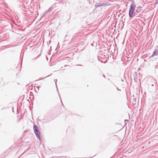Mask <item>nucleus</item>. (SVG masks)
Instances as JSON below:
<instances>
[{
  "mask_svg": "<svg viewBox=\"0 0 158 158\" xmlns=\"http://www.w3.org/2000/svg\"><path fill=\"white\" fill-rule=\"evenodd\" d=\"M109 5V2L106 1L102 2L100 1L99 3H96L95 4V6L96 8L99 7Z\"/></svg>",
  "mask_w": 158,
  "mask_h": 158,
  "instance_id": "7ed1b4c3",
  "label": "nucleus"
},
{
  "mask_svg": "<svg viewBox=\"0 0 158 158\" xmlns=\"http://www.w3.org/2000/svg\"><path fill=\"white\" fill-rule=\"evenodd\" d=\"M135 75L136 76V75L137 74V73L136 72H135Z\"/></svg>",
  "mask_w": 158,
  "mask_h": 158,
  "instance_id": "9b49d317",
  "label": "nucleus"
},
{
  "mask_svg": "<svg viewBox=\"0 0 158 158\" xmlns=\"http://www.w3.org/2000/svg\"><path fill=\"white\" fill-rule=\"evenodd\" d=\"M103 77L105 78H106V76L104 75H103Z\"/></svg>",
  "mask_w": 158,
  "mask_h": 158,
  "instance_id": "f8f14e48",
  "label": "nucleus"
},
{
  "mask_svg": "<svg viewBox=\"0 0 158 158\" xmlns=\"http://www.w3.org/2000/svg\"><path fill=\"white\" fill-rule=\"evenodd\" d=\"M98 59L99 60L101 61L102 62L105 61L106 59V58L105 55L103 54H99L98 57Z\"/></svg>",
  "mask_w": 158,
  "mask_h": 158,
  "instance_id": "20e7f679",
  "label": "nucleus"
},
{
  "mask_svg": "<svg viewBox=\"0 0 158 158\" xmlns=\"http://www.w3.org/2000/svg\"><path fill=\"white\" fill-rule=\"evenodd\" d=\"M38 127L36 125H34L33 126V130L34 133L36 136L40 140H41V137L40 136V132L39 130Z\"/></svg>",
  "mask_w": 158,
  "mask_h": 158,
  "instance_id": "f03ea898",
  "label": "nucleus"
},
{
  "mask_svg": "<svg viewBox=\"0 0 158 158\" xmlns=\"http://www.w3.org/2000/svg\"><path fill=\"white\" fill-rule=\"evenodd\" d=\"M128 121V120H125V122H126V121Z\"/></svg>",
  "mask_w": 158,
  "mask_h": 158,
  "instance_id": "ddd939ff",
  "label": "nucleus"
},
{
  "mask_svg": "<svg viewBox=\"0 0 158 158\" xmlns=\"http://www.w3.org/2000/svg\"><path fill=\"white\" fill-rule=\"evenodd\" d=\"M53 6H52L50 7L48 10H46V11H47V13H48V12L52 11L53 9Z\"/></svg>",
  "mask_w": 158,
  "mask_h": 158,
  "instance_id": "423d86ee",
  "label": "nucleus"
},
{
  "mask_svg": "<svg viewBox=\"0 0 158 158\" xmlns=\"http://www.w3.org/2000/svg\"><path fill=\"white\" fill-rule=\"evenodd\" d=\"M54 81L55 82L56 85V87L57 88V89H58L57 85V83H56V82H57V80L56 79H55L54 80Z\"/></svg>",
  "mask_w": 158,
  "mask_h": 158,
  "instance_id": "6e6552de",
  "label": "nucleus"
},
{
  "mask_svg": "<svg viewBox=\"0 0 158 158\" xmlns=\"http://www.w3.org/2000/svg\"><path fill=\"white\" fill-rule=\"evenodd\" d=\"M158 4V0H156V1L155 2V4L156 5H157Z\"/></svg>",
  "mask_w": 158,
  "mask_h": 158,
  "instance_id": "1a4fd4ad",
  "label": "nucleus"
},
{
  "mask_svg": "<svg viewBox=\"0 0 158 158\" xmlns=\"http://www.w3.org/2000/svg\"><path fill=\"white\" fill-rule=\"evenodd\" d=\"M47 11H45V13L42 16L41 18H42L43 17H46V15L48 14Z\"/></svg>",
  "mask_w": 158,
  "mask_h": 158,
  "instance_id": "0eeeda50",
  "label": "nucleus"
},
{
  "mask_svg": "<svg viewBox=\"0 0 158 158\" xmlns=\"http://www.w3.org/2000/svg\"><path fill=\"white\" fill-rule=\"evenodd\" d=\"M152 86H153V85L152 84Z\"/></svg>",
  "mask_w": 158,
  "mask_h": 158,
  "instance_id": "4468645a",
  "label": "nucleus"
},
{
  "mask_svg": "<svg viewBox=\"0 0 158 158\" xmlns=\"http://www.w3.org/2000/svg\"><path fill=\"white\" fill-rule=\"evenodd\" d=\"M136 7V5L133 2L131 3L129 11V16L130 18H132L133 15H135V14L136 12H139V10L138 9L135 12V9Z\"/></svg>",
  "mask_w": 158,
  "mask_h": 158,
  "instance_id": "f257e3e1",
  "label": "nucleus"
},
{
  "mask_svg": "<svg viewBox=\"0 0 158 158\" xmlns=\"http://www.w3.org/2000/svg\"><path fill=\"white\" fill-rule=\"evenodd\" d=\"M158 55V48L157 49H155L154 52H153L152 54V55L150 56V57H152Z\"/></svg>",
  "mask_w": 158,
  "mask_h": 158,
  "instance_id": "39448f33",
  "label": "nucleus"
},
{
  "mask_svg": "<svg viewBox=\"0 0 158 158\" xmlns=\"http://www.w3.org/2000/svg\"><path fill=\"white\" fill-rule=\"evenodd\" d=\"M142 7L141 6H139V7H137V9L138 10H140V9Z\"/></svg>",
  "mask_w": 158,
  "mask_h": 158,
  "instance_id": "9d476101",
  "label": "nucleus"
}]
</instances>
